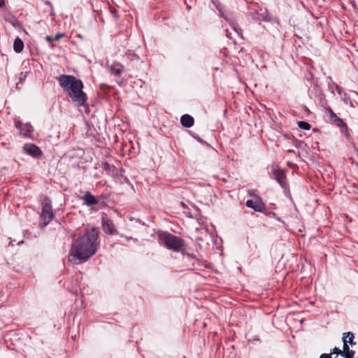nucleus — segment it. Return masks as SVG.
<instances>
[{
  "label": "nucleus",
  "mask_w": 358,
  "mask_h": 358,
  "mask_svg": "<svg viewBox=\"0 0 358 358\" xmlns=\"http://www.w3.org/2000/svg\"><path fill=\"white\" fill-rule=\"evenodd\" d=\"M23 150L25 153L33 157H38L42 154L41 149L38 146L32 143L24 144L23 146Z\"/></svg>",
  "instance_id": "423d86ee"
},
{
  "label": "nucleus",
  "mask_w": 358,
  "mask_h": 358,
  "mask_svg": "<svg viewBox=\"0 0 358 358\" xmlns=\"http://www.w3.org/2000/svg\"><path fill=\"white\" fill-rule=\"evenodd\" d=\"M297 124L299 128L304 130H309L311 127L310 124L305 121H299Z\"/></svg>",
  "instance_id": "a211bd4d"
},
{
  "label": "nucleus",
  "mask_w": 358,
  "mask_h": 358,
  "mask_svg": "<svg viewBox=\"0 0 358 358\" xmlns=\"http://www.w3.org/2000/svg\"><path fill=\"white\" fill-rule=\"evenodd\" d=\"M4 5V0H0V8Z\"/></svg>",
  "instance_id": "393cba45"
},
{
  "label": "nucleus",
  "mask_w": 358,
  "mask_h": 358,
  "mask_svg": "<svg viewBox=\"0 0 358 358\" xmlns=\"http://www.w3.org/2000/svg\"><path fill=\"white\" fill-rule=\"evenodd\" d=\"M159 239L169 250H171L176 252H182L183 255H187L189 258L194 261L192 262V266H204L206 268L208 267L206 262L203 259L185 252V244L182 238L170 233H163L159 235Z\"/></svg>",
  "instance_id": "7ed1b4c3"
},
{
  "label": "nucleus",
  "mask_w": 358,
  "mask_h": 358,
  "mask_svg": "<svg viewBox=\"0 0 358 358\" xmlns=\"http://www.w3.org/2000/svg\"><path fill=\"white\" fill-rule=\"evenodd\" d=\"M233 29L238 34H241V29L240 28L238 27V26L235 25V24H233Z\"/></svg>",
  "instance_id": "412c9836"
},
{
  "label": "nucleus",
  "mask_w": 358,
  "mask_h": 358,
  "mask_svg": "<svg viewBox=\"0 0 358 358\" xmlns=\"http://www.w3.org/2000/svg\"><path fill=\"white\" fill-rule=\"evenodd\" d=\"M358 358V357H357Z\"/></svg>",
  "instance_id": "bb28decb"
},
{
  "label": "nucleus",
  "mask_w": 358,
  "mask_h": 358,
  "mask_svg": "<svg viewBox=\"0 0 358 358\" xmlns=\"http://www.w3.org/2000/svg\"><path fill=\"white\" fill-rule=\"evenodd\" d=\"M81 199L87 206L96 205L99 203L98 199L90 192H85Z\"/></svg>",
  "instance_id": "1a4fd4ad"
},
{
  "label": "nucleus",
  "mask_w": 358,
  "mask_h": 358,
  "mask_svg": "<svg viewBox=\"0 0 358 358\" xmlns=\"http://www.w3.org/2000/svg\"><path fill=\"white\" fill-rule=\"evenodd\" d=\"M13 49L17 53L21 52L24 49V43L19 37H17L14 41Z\"/></svg>",
  "instance_id": "dca6fc26"
},
{
  "label": "nucleus",
  "mask_w": 358,
  "mask_h": 358,
  "mask_svg": "<svg viewBox=\"0 0 358 358\" xmlns=\"http://www.w3.org/2000/svg\"><path fill=\"white\" fill-rule=\"evenodd\" d=\"M19 128L20 133L25 137L29 136L33 131L32 127L30 124H20Z\"/></svg>",
  "instance_id": "2eb2a0df"
},
{
  "label": "nucleus",
  "mask_w": 358,
  "mask_h": 358,
  "mask_svg": "<svg viewBox=\"0 0 358 358\" xmlns=\"http://www.w3.org/2000/svg\"><path fill=\"white\" fill-rule=\"evenodd\" d=\"M331 355H333V354H336L337 355H341L343 357V353H342V350H341L340 349H338V348L335 347L334 348H333L330 353Z\"/></svg>",
  "instance_id": "6ab92c4d"
},
{
  "label": "nucleus",
  "mask_w": 358,
  "mask_h": 358,
  "mask_svg": "<svg viewBox=\"0 0 358 358\" xmlns=\"http://www.w3.org/2000/svg\"><path fill=\"white\" fill-rule=\"evenodd\" d=\"M111 168L110 165L108 164V163H105L103 164V169L106 170V171H108V170H110Z\"/></svg>",
  "instance_id": "5701e85b"
},
{
  "label": "nucleus",
  "mask_w": 358,
  "mask_h": 358,
  "mask_svg": "<svg viewBox=\"0 0 358 358\" xmlns=\"http://www.w3.org/2000/svg\"><path fill=\"white\" fill-rule=\"evenodd\" d=\"M326 113L329 115V120L331 122H333L336 126L339 127L344 122L343 121L338 117L336 114L329 107L325 108Z\"/></svg>",
  "instance_id": "9d476101"
},
{
  "label": "nucleus",
  "mask_w": 358,
  "mask_h": 358,
  "mask_svg": "<svg viewBox=\"0 0 358 358\" xmlns=\"http://www.w3.org/2000/svg\"><path fill=\"white\" fill-rule=\"evenodd\" d=\"M59 85L66 92L71 101L78 106H85L87 96L83 91V83L73 76L62 75L58 78Z\"/></svg>",
  "instance_id": "f03ea898"
},
{
  "label": "nucleus",
  "mask_w": 358,
  "mask_h": 358,
  "mask_svg": "<svg viewBox=\"0 0 358 358\" xmlns=\"http://www.w3.org/2000/svg\"><path fill=\"white\" fill-rule=\"evenodd\" d=\"M341 128V132L347 138H350V134L348 130L347 124L344 122L341 126L339 127Z\"/></svg>",
  "instance_id": "f3484780"
},
{
  "label": "nucleus",
  "mask_w": 358,
  "mask_h": 358,
  "mask_svg": "<svg viewBox=\"0 0 358 358\" xmlns=\"http://www.w3.org/2000/svg\"><path fill=\"white\" fill-rule=\"evenodd\" d=\"M54 215L52 210V206L50 203V201L47 199L45 202H44L42 212L41 215V218L42 220L41 227H44L48 225L50 222L52 220Z\"/></svg>",
  "instance_id": "20e7f679"
},
{
  "label": "nucleus",
  "mask_w": 358,
  "mask_h": 358,
  "mask_svg": "<svg viewBox=\"0 0 358 358\" xmlns=\"http://www.w3.org/2000/svg\"><path fill=\"white\" fill-rule=\"evenodd\" d=\"M355 334L351 332H345L343 334L342 341L343 343V345H345V342L346 345L350 344L351 346H354L357 345V343L354 341Z\"/></svg>",
  "instance_id": "9b49d317"
},
{
  "label": "nucleus",
  "mask_w": 358,
  "mask_h": 358,
  "mask_svg": "<svg viewBox=\"0 0 358 358\" xmlns=\"http://www.w3.org/2000/svg\"><path fill=\"white\" fill-rule=\"evenodd\" d=\"M246 206L249 208L254 209L255 211H262L264 205L259 197H255L253 199L248 200L246 201Z\"/></svg>",
  "instance_id": "0eeeda50"
},
{
  "label": "nucleus",
  "mask_w": 358,
  "mask_h": 358,
  "mask_svg": "<svg viewBox=\"0 0 358 358\" xmlns=\"http://www.w3.org/2000/svg\"><path fill=\"white\" fill-rule=\"evenodd\" d=\"M108 69L112 74L117 76H120L122 72L124 71V66L120 63H115L108 66Z\"/></svg>",
  "instance_id": "f8f14e48"
},
{
  "label": "nucleus",
  "mask_w": 358,
  "mask_h": 358,
  "mask_svg": "<svg viewBox=\"0 0 358 358\" xmlns=\"http://www.w3.org/2000/svg\"><path fill=\"white\" fill-rule=\"evenodd\" d=\"M180 122L185 127H191L194 124V118L189 115H183L180 118Z\"/></svg>",
  "instance_id": "ddd939ff"
},
{
  "label": "nucleus",
  "mask_w": 358,
  "mask_h": 358,
  "mask_svg": "<svg viewBox=\"0 0 358 358\" xmlns=\"http://www.w3.org/2000/svg\"><path fill=\"white\" fill-rule=\"evenodd\" d=\"M99 245V230L88 229L76 241L71 254L73 258L85 262L96 253Z\"/></svg>",
  "instance_id": "f257e3e1"
},
{
  "label": "nucleus",
  "mask_w": 358,
  "mask_h": 358,
  "mask_svg": "<svg viewBox=\"0 0 358 358\" xmlns=\"http://www.w3.org/2000/svg\"><path fill=\"white\" fill-rule=\"evenodd\" d=\"M320 358H332L331 356V354H322L320 357Z\"/></svg>",
  "instance_id": "4be33fe9"
},
{
  "label": "nucleus",
  "mask_w": 358,
  "mask_h": 358,
  "mask_svg": "<svg viewBox=\"0 0 358 358\" xmlns=\"http://www.w3.org/2000/svg\"><path fill=\"white\" fill-rule=\"evenodd\" d=\"M271 174L272 178L275 179L283 189H287V184L285 172L282 169L273 168Z\"/></svg>",
  "instance_id": "39448f33"
},
{
  "label": "nucleus",
  "mask_w": 358,
  "mask_h": 358,
  "mask_svg": "<svg viewBox=\"0 0 358 358\" xmlns=\"http://www.w3.org/2000/svg\"><path fill=\"white\" fill-rule=\"evenodd\" d=\"M45 38L49 43H52V42L53 41V37L50 36H46Z\"/></svg>",
  "instance_id": "b1692460"
},
{
  "label": "nucleus",
  "mask_w": 358,
  "mask_h": 358,
  "mask_svg": "<svg viewBox=\"0 0 358 358\" xmlns=\"http://www.w3.org/2000/svg\"><path fill=\"white\" fill-rule=\"evenodd\" d=\"M102 227L103 230L106 234H113L115 233H117V230L115 229L114 224L111 220L108 218L103 217L102 219Z\"/></svg>",
  "instance_id": "6e6552de"
},
{
  "label": "nucleus",
  "mask_w": 358,
  "mask_h": 358,
  "mask_svg": "<svg viewBox=\"0 0 358 358\" xmlns=\"http://www.w3.org/2000/svg\"><path fill=\"white\" fill-rule=\"evenodd\" d=\"M343 357L345 358H355V351L350 349L349 345H346L345 343V345H343V348L342 350Z\"/></svg>",
  "instance_id": "4468645a"
},
{
  "label": "nucleus",
  "mask_w": 358,
  "mask_h": 358,
  "mask_svg": "<svg viewBox=\"0 0 358 358\" xmlns=\"http://www.w3.org/2000/svg\"><path fill=\"white\" fill-rule=\"evenodd\" d=\"M45 3H46V4H50V1H47L45 2Z\"/></svg>",
  "instance_id": "a878e982"
},
{
  "label": "nucleus",
  "mask_w": 358,
  "mask_h": 358,
  "mask_svg": "<svg viewBox=\"0 0 358 358\" xmlns=\"http://www.w3.org/2000/svg\"><path fill=\"white\" fill-rule=\"evenodd\" d=\"M64 34L58 33L53 37V41H59L60 38L64 37Z\"/></svg>",
  "instance_id": "aec40b11"
}]
</instances>
